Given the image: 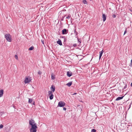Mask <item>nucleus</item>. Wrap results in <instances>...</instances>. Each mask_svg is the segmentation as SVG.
I'll use <instances>...</instances> for the list:
<instances>
[{
	"mask_svg": "<svg viewBox=\"0 0 132 132\" xmlns=\"http://www.w3.org/2000/svg\"><path fill=\"white\" fill-rule=\"evenodd\" d=\"M4 113L3 112H0V116H2L3 114H4Z\"/></svg>",
	"mask_w": 132,
	"mask_h": 132,
	"instance_id": "22",
	"label": "nucleus"
},
{
	"mask_svg": "<svg viewBox=\"0 0 132 132\" xmlns=\"http://www.w3.org/2000/svg\"><path fill=\"white\" fill-rule=\"evenodd\" d=\"M92 132H96V130L94 129H93L92 130Z\"/></svg>",
	"mask_w": 132,
	"mask_h": 132,
	"instance_id": "25",
	"label": "nucleus"
},
{
	"mask_svg": "<svg viewBox=\"0 0 132 132\" xmlns=\"http://www.w3.org/2000/svg\"><path fill=\"white\" fill-rule=\"evenodd\" d=\"M15 58L16 59L18 60V56L17 55H15Z\"/></svg>",
	"mask_w": 132,
	"mask_h": 132,
	"instance_id": "23",
	"label": "nucleus"
},
{
	"mask_svg": "<svg viewBox=\"0 0 132 132\" xmlns=\"http://www.w3.org/2000/svg\"><path fill=\"white\" fill-rule=\"evenodd\" d=\"M83 3L85 4H87V3L86 0H83L82 1Z\"/></svg>",
	"mask_w": 132,
	"mask_h": 132,
	"instance_id": "19",
	"label": "nucleus"
},
{
	"mask_svg": "<svg viewBox=\"0 0 132 132\" xmlns=\"http://www.w3.org/2000/svg\"><path fill=\"white\" fill-rule=\"evenodd\" d=\"M72 84V82H70L66 84V85L68 87H70Z\"/></svg>",
	"mask_w": 132,
	"mask_h": 132,
	"instance_id": "14",
	"label": "nucleus"
},
{
	"mask_svg": "<svg viewBox=\"0 0 132 132\" xmlns=\"http://www.w3.org/2000/svg\"><path fill=\"white\" fill-rule=\"evenodd\" d=\"M72 73L71 72L68 71L67 73V75L69 77H70L72 76Z\"/></svg>",
	"mask_w": 132,
	"mask_h": 132,
	"instance_id": "10",
	"label": "nucleus"
},
{
	"mask_svg": "<svg viewBox=\"0 0 132 132\" xmlns=\"http://www.w3.org/2000/svg\"><path fill=\"white\" fill-rule=\"evenodd\" d=\"M34 48V47L32 46L30 47L29 49V50H32Z\"/></svg>",
	"mask_w": 132,
	"mask_h": 132,
	"instance_id": "20",
	"label": "nucleus"
},
{
	"mask_svg": "<svg viewBox=\"0 0 132 132\" xmlns=\"http://www.w3.org/2000/svg\"><path fill=\"white\" fill-rule=\"evenodd\" d=\"M104 51L103 50H102V51L100 52V55H99V59H100Z\"/></svg>",
	"mask_w": 132,
	"mask_h": 132,
	"instance_id": "9",
	"label": "nucleus"
},
{
	"mask_svg": "<svg viewBox=\"0 0 132 132\" xmlns=\"http://www.w3.org/2000/svg\"><path fill=\"white\" fill-rule=\"evenodd\" d=\"M62 38H64V42H65L66 41V40H67V39H66V38L65 37H62Z\"/></svg>",
	"mask_w": 132,
	"mask_h": 132,
	"instance_id": "21",
	"label": "nucleus"
},
{
	"mask_svg": "<svg viewBox=\"0 0 132 132\" xmlns=\"http://www.w3.org/2000/svg\"><path fill=\"white\" fill-rule=\"evenodd\" d=\"M130 85L132 87V82L131 83Z\"/></svg>",
	"mask_w": 132,
	"mask_h": 132,
	"instance_id": "36",
	"label": "nucleus"
},
{
	"mask_svg": "<svg viewBox=\"0 0 132 132\" xmlns=\"http://www.w3.org/2000/svg\"><path fill=\"white\" fill-rule=\"evenodd\" d=\"M70 17V16L69 15L66 18V19H69Z\"/></svg>",
	"mask_w": 132,
	"mask_h": 132,
	"instance_id": "26",
	"label": "nucleus"
},
{
	"mask_svg": "<svg viewBox=\"0 0 132 132\" xmlns=\"http://www.w3.org/2000/svg\"><path fill=\"white\" fill-rule=\"evenodd\" d=\"M49 96H49L50 99L51 100H52L53 98L54 97V95H53V94H52V95H50Z\"/></svg>",
	"mask_w": 132,
	"mask_h": 132,
	"instance_id": "16",
	"label": "nucleus"
},
{
	"mask_svg": "<svg viewBox=\"0 0 132 132\" xmlns=\"http://www.w3.org/2000/svg\"><path fill=\"white\" fill-rule=\"evenodd\" d=\"M3 126L1 124L0 125V129L2 128L3 127Z\"/></svg>",
	"mask_w": 132,
	"mask_h": 132,
	"instance_id": "28",
	"label": "nucleus"
},
{
	"mask_svg": "<svg viewBox=\"0 0 132 132\" xmlns=\"http://www.w3.org/2000/svg\"><path fill=\"white\" fill-rule=\"evenodd\" d=\"M68 32V30L66 29H63L62 30V34H66Z\"/></svg>",
	"mask_w": 132,
	"mask_h": 132,
	"instance_id": "6",
	"label": "nucleus"
},
{
	"mask_svg": "<svg viewBox=\"0 0 132 132\" xmlns=\"http://www.w3.org/2000/svg\"><path fill=\"white\" fill-rule=\"evenodd\" d=\"M127 29H126L125 30V31L124 32V35H125V34L127 33Z\"/></svg>",
	"mask_w": 132,
	"mask_h": 132,
	"instance_id": "31",
	"label": "nucleus"
},
{
	"mask_svg": "<svg viewBox=\"0 0 132 132\" xmlns=\"http://www.w3.org/2000/svg\"><path fill=\"white\" fill-rule=\"evenodd\" d=\"M32 101V99L31 98H29L28 103H31Z\"/></svg>",
	"mask_w": 132,
	"mask_h": 132,
	"instance_id": "18",
	"label": "nucleus"
},
{
	"mask_svg": "<svg viewBox=\"0 0 132 132\" xmlns=\"http://www.w3.org/2000/svg\"><path fill=\"white\" fill-rule=\"evenodd\" d=\"M37 128V125L32 126L30 129V132H36L37 131L36 129Z\"/></svg>",
	"mask_w": 132,
	"mask_h": 132,
	"instance_id": "2",
	"label": "nucleus"
},
{
	"mask_svg": "<svg viewBox=\"0 0 132 132\" xmlns=\"http://www.w3.org/2000/svg\"><path fill=\"white\" fill-rule=\"evenodd\" d=\"M53 92L51 91H50L48 92V95L50 96L53 94Z\"/></svg>",
	"mask_w": 132,
	"mask_h": 132,
	"instance_id": "17",
	"label": "nucleus"
},
{
	"mask_svg": "<svg viewBox=\"0 0 132 132\" xmlns=\"http://www.w3.org/2000/svg\"><path fill=\"white\" fill-rule=\"evenodd\" d=\"M29 124L32 126L37 125L35 123V121L31 119L29 121Z\"/></svg>",
	"mask_w": 132,
	"mask_h": 132,
	"instance_id": "4",
	"label": "nucleus"
},
{
	"mask_svg": "<svg viewBox=\"0 0 132 132\" xmlns=\"http://www.w3.org/2000/svg\"><path fill=\"white\" fill-rule=\"evenodd\" d=\"M31 80V79L30 78H29L28 77H26L25 78L24 82L25 84H27L30 82Z\"/></svg>",
	"mask_w": 132,
	"mask_h": 132,
	"instance_id": "5",
	"label": "nucleus"
},
{
	"mask_svg": "<svg viewBox=\"0 0 132 132\" xmlns=\"http://www.w3.org/2000/svg\"><path fill=\"white\" fill-rule=\"evenodd\" d=\"M38 73L39 75H41L42 74V72L40 71H39L38 72Z\"/></svg>",
	"mask_w": 132,
	"mask_h": 132,
	"instance_id": "27",
	"label": "nucleus"
},
{
	"mask_svg": "<svg viewBox=\"0 0 132 132\" xmlns=\"http://www.w3.org/2000/svg\"><path fill=\"white\" fill-rule=\"evenodd\" d=\"M77 44H73V46L74 47H75L76 46H77Z\"/></svg>",
	"mask_w": 132,
	"mask_h": 132,
	"instance_id": "30",
	"label": "nucleus"
},
{
	"mask_svg": "<svg viewBox=\"0 0 132 132\" xmlns=\"http://www.w3.org/2000/svg\"><path fill=\"white\" fill-rule=\"evenodd\" d=\"M78 42L80 43H81V40L80 39H79L78 38Z\"/></svg>",
	"mask_w": 132,
	"mask_h": 132,
	"instance_id": "24",
	"label": "nucleus"
},
{
	"mask_svg": "<svg viewBox=\"0 0 132 132\" xmlns=\"http://www.w3.org/2000/svg\"><path fill=\"white\" fill-rule=\"evenodd\" d=\"M42 43H43V44H44V41H42Z\"/></svg>",
	"mask_w": 132,
	"mask_h": 132,
	"instance_id": "35",
	"label": "nucleus"
},
{
	"mask_svg": "<svg viewBox=\"0 0 132 132\" xmlns=\"http://www.w3.org/2000/svg\"><path fill=\"white\" fill-rule=\"evenodd\" d=\"M51 79L53 80H54L55 79V76L53 75L52 73L51 75Z\"/></svg>",
	"mask_w": 132,
	"mask_h": 132,
	"instance_id": "15",
	"label": "nucleus"
},
{
	"mask_svg": "<svg viewBox=\"0 0 132 132\" xmlns=\"http://www.w3.org/2000/svg\"><path fill=\"white\" fill-rule=\"evenodd\" d=\"M131 65L132 66V59L131 60V63H130Z\"/></svg>",
	"mask_w": 132,
	"mask_h": 132,
	"instance_id": "33",
	"label": "nucleus"
},
{
	"mask_svg": "<svg viewBox=\"0 0 132 132\" xmlns=\"http://www.w3.org/2000/svg\"><path fill=\"white\" fill-rule=\"evenodd\" d=\"M65 105L64 102L62 101H60L58 103V106L60 107H63Z\"/></svg>",
	"mask_w": 132,
	"mask_h": 132,
	"instance_id": "3",
	"label": "nucleus"
},
{
	"mask_svg": "<svg viewBox=\"0 0 132 132\" xmlns=\"http://www.w3.org/2000/svg\"><path fill=\"white\" fill-rule=\"evenodd\" d=\"M5 37L8 42H11L12 40L11 36L10 34H5Z\"/></svg>",
	"mask_w": 132,
	"mask_h": 132,
	"instance_id": "1",
	"label": "nucleus"
},
{
	"mask_svg": "<svg viewBox=\"0 0 132 132\" xmlns=\"http://www.w3.org/2000/svg\"><path fill=\"white\" fill-rule=\"evenodd\" d=\"M106 15H105V14H102V19L103 21L104 22L105 21L106 19Z\"/></svg>",
	"mask_w": 132,
	"mask_h": 132,
	"instance_id": "8",
	"label": "nucleus"
},
{
	"mask_svg": "<svg viewBox=\"0 0 132 132\" xmlns=\"http://www.w3.org/2000/svg\"><path fill=\"white\" fill-rule=\"evenodd\" d=\"M55 87L54 85H52L51 87V89L52 92H54L55 90Z\"/></svg>",
	"mask_w": 132,
	"mask_h": 132,
	"instance_id": "7",
	"label": "nucleus"
},
{
	"mask_svg": "<svg viewBox=\"0 0 132 132\" xmlns=\"http://www.w3.org/2000/svg\"><path fill=\"white\" fill-rule=\"evenodd\" d=\"M63 109L64 110H66V108H63Z\"/></svg>",
	"mask_w": 132,
	"mask_h": 132,
	"instance_id": "34",
	"label": "nucleus"
},
{
	"mask_svg": "<svg viewBox=\"0 0 132 132\" xmlns=\"http://www.w3.org/2000/svg\"><path fill=\"white\" fill-rule=\"evenodd\" d=\"M116 15L115 14H113L112 15V17L113 18H115L116 17Z\"/></svg>",
	"mask_w": 132,
	"mask_h": 132,
	"instance_id": "29",
	"label": "nucleus"
},
{
	"mask_svg": "<svg viewBox=\"0 0 132 132\" xmlns=\"http://www.w3.org/2000/svg\"><path fill=\"white\" fill-rule=\"evenodd\" d=\"M123 96L122 97H119L116 99V101H118L122 99L123 97Z\"/></svg>",
	"mask_w": 132,
	"mask_h": 132,
	"instance_id": "12",
	"label": "nucleus"
},
{
	"mask_svg": "<svg viewBox=\"0 0 132 132\" xmlns=\"http://www.w3.org/2000/svg\"><path fill=\"white\" fill-rule=\"evenodd\" d=\"M3 90L1 89L0 90V97H1L3 95Z\"/></svg>",
	"mask_w": 132,
	"mask_h": 132,
	"instance_id": "11",
	"label": "nucleus"
},
{
	"mask_svg": "<svg viewBox=\"0 0 132 132\" xmlns=\"http://www.w3.org/2000/svg\"><path fill=\"white\" fill-rule=\"evenodd\" d=\"M57 43L60 45H61L62 44V42L61 40L59 39L57 42Z\"/></svg>",
	"mask_w": 132,
	"mask_h": 132,
	"instance_id": "13",
	"label": "nucleus"
},
{
	"mask_svg": "<svg viewBox=\"0 0 132 132\" xmlns=\"http://www.w3.org/2000/svg\"><path fill=\"white\" fill-rule=\"evenodd\" d=\"M76 94H77V93H73V94H72V95H75Z\"/></svg>",
	"mask_w": 132,
	"mask_h": 132,
	"instance_id": "32",
	"label": "nucleus"
},
{
	"mask_svg": "<svg viewBox=\"0 0 132 132\" xmlns=\"http://www.w3.org/2000/svg\"><path fill=\"white\" fill-rule=\"evenodd\" d=\"M33 103H33V104L34 105V104H34L35 102H33Z\"/></svg>",
	"mask_w": 132,
	"mask_h": 132,
	"instance_id": "37",
	"label": "nucleus"
}]
</instances>
